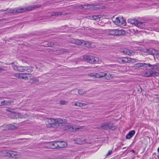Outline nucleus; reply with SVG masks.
Segmentation results:
<instances>
[{
  "mask_svg": "<svg viewBox=\"0 0 159 159\" xmlns=\"http://www.w3.org/2000/svg\"><path fill=\"white\" fill-rule=\"evenodd\" d=\"M133 60H135V59H133Z\"/></svg>",
  "mask_w": 159,
  "mask_h": 159,
  "instance_id": "nucleus-44",
  "label": "nucleus"
},
{
  "mask_svg": "<svg viewBox=\"0 0 159 159\" xmlns=\"http://www.w3.org/2000/svg\"><path fill=\"white\" fill-rule=\"evenodd\" d=\"M40 7V5H38L31 7H28L25 8L19 7L14 9H7V10H3V11H7V13H19L24 12L25 11L32 10L35 8L39 7ZM2 10L3 11V10Z\"/></svg>",
  "mask_w": 159,
  "mask_h": 159,
  "instance_id": "nucleus-1",
  "label": "nucleus"
},
{
  "mask_svg": "<svg viewBox=\"0 0 159 159\" xmlns=\"http://www.w3.org/2000/svg\"><path fill=\"white\" fill-rule=\"evenodd\" d=\"M152 65L150 64L139 63L135 64L134 66V67L136 68H139L141 67H144L147 68V67H150Z\"/></svg>",
  "mask_w": 159,
  "mask_h": 159,
  "instance_id": "nucleus-9",
  "label": "nucleus"
},
{
  "mask_svg": "<svg viewBox=\"0 0 159 159\" xmlns=\"http://www.w3.org/2000/svg\"><path fill=\"white\" fill-rule=\"evenodd\" d=\"M100 128L105 130H114L117 129V127L110 122H104L102 124Z\"/></svg>",
  "mask_w": 159,
  "mask_h": 159,
  "instance_id": "nucleus-5",
  "label": "nucleus"
},
{
  "mask_svg": "<svg viewBox=\"0 0 159 159\" xmlns=\"http://www.w3.org/2000/svg\"><path fill=\"white\" fill-rule=\"evenodd\" d=\"M113 22L116 25L125 26L126 22L123 17H118L113 20Z\"/></svg>",
  "mask_w": 159,
  "mask_h": 159,
  "instance_id": "nucleus-6",
  "label": "nucleus"
},
{
  "mask_svg": "<svg viewBox=\"0 0 159 159\" xmlns=\"http://www.w3.org/2000/svg\"><path fill=\"white\" fill-rule=\"evenodd\" d=\"M77 106L78 107H82V103L80 102H77Z\"/></svg>",
  "mask_w": 159,
  "mask_h": 159,
  "instance_id": "nucleus-35",
  "label": "nucleus"
},
{
  "mask_svg": "<svg viewBox=\"0 0 159 159\" xmlns=\"http://www.w3.org/2000/svg\"><path fill=\"white\" fill-rule=\"evenodd\" d=\"M65 14H66V13H64L63 14V15H65Z\"/></svg>",
  "mask_w": 159,
  "mask_h": 159,
  "instance_id": "nucleus-41",
  "label": "nucleus"
},
{
  "mask_svg": "<svg viewBox=\"0 0 159 159\" xmlns=\"http://www.w3.org/2000/svg\"><path fill=\"white\" fill-rule=\"evenodd\" d=\"M27 75H27L28 76V79H32L33 77L31 74H27Z\"/></svg>",
  "mask_w": 159,
  "mask_h": 159,
  "instance_id": "nucleus-34",
  "label": "nucleus"
},
{
  "mask_svg": "<svg viewBox=\"0 0 159 159\" xmlns=\"http://www.w3.org/2000/svg\"><path fill=\"white\" fill-rule=\"evenodd\" d=\"M129 61L128 58L127 57H124L119 59L118 61L120 64H124L128 62Z\"/></svg>",
  "mask_w": 159,
  "mask_h": 159,
  "instance_id": "nucleus-16",
  "label": "nucleus"
},
{
  "mask_svg": "<svg viewBox=\"0 0 159 159\" xmlns=\"http://www.w3.org/2000/svg\"><path fill=\"white\" fill-rule=\"evenodd\" d=\"M34 68L32 66H26L25 71L31 73L33 71Z\"/></svg>",
  "mask_w": 159,
  "mask_h": 159,
  "instance_id": "nucleus-25",
  "label": "nucleus"
},
{
  "mask_svg": "<svg viewBox=\"0 0 159 159\" xmlns=\"http://www.w3.org/2000/svg\"><path fill=\"white\" fill-rule=\"evenodd\" d=\"M138 20L135 19H129L128 20V23L131 25H134L136 26Z\"/></svg>",
  "mask_w": 159,
  "mask_h": 159,
  "instance_id": "nucleus-19",
  "label": "nucleus"
},
{
  "mask_svg": "<svg viewBox=\"0 0 159 159\" xmlns=\"http://www.w3.org/2000/svg\"><path fill=\"white\" fill-rule=\"evenodd\" d=\"M90 76L95 77V78H101L105 77L106 78L109 79L112 78V75L109 73H104L103 72H98L95 73H90L89 74Z\"/></svg>",
  "mask_w": 159,
  "mask_h": 159,
  "instance_id": "nucleus-3",
  "label": "nucleus"
},
{
  "mask_svg": "<svg viewBox=\"0 0 159 159\" xmlns=\"http://www.w3.org/2000/svg\"><path fill=\"white\" fill-rule=\"evenodd\" d=\"M151 67H152V69H154L155 70H158L159 67H158L156 65H152V66Z\"/></svg>",
  "mask_w": 159,
  "mask_h": 159,
  "instance_id": "nucleus-30",
  "label": "nucleus"
},
{
  "mask_svg": "<svg viewBox=\"0 0 159 159\" xmlns=\"http://www.w3.org/2000/svg\"><path fill=\"white\" fill-rule=\"evenodd\" d=\"M135 133V131L134 130L130 131L126 135V138L127 139H131L133 137Z\"/></svg>",
  "mask_w": 159,
  "mask_h": 159,
  "instance_id": "nucleus-18",
  "label": "nucleus"
},
{
  "mask_svg": "<svg viewBox=\"0 0 159 159\" xmlns=\"http://www.w3.org/2000/svg\"><path fill=\"white\" fill-rule=\"evenodd\" d=\"M62 14V13L61 12H52L51 14V16H57Z\"/></svg>",
  "mask_w": 159,
  "mask_h": 159,
  "instance_id": "nucleus-23",
  "label": "nucleus"
},
{
  "mask_svg": "<svg viewBox=\"0 0 159 159\" xmlns=\"http://www.w3.org/2000/svg\"><path fill=\"white\" fill-rule=\"evenodd\" d=\"M50 44H49V43L48 44V46L49 47V46H50Z\"/></svg>",
  "mask_w": 159,
  "mask_h": 159,
  "instance_id": "nucleus-40",
  "label": "nucleus"
},
{
  "mask_svg": "<svg viewBox=\"0 0 159 159\" xmlns=\"http://www.w3.org/2000/svg\"><path fill=\"white\" fill-rule=\"evenodd\" d=\"M112 151L111 150H109L108 151L106 155V157H107L109 156L112 153Z\"/></svg>",
  "mask_w": 159,
  "mask_h": 159,
  "instance_id": "nucleus-33",
  "label": "nucleus"
},
{
  "mask_svg": "<svg viewBox=\"0 0 159 159\" xmlns=\"http://www.w3.org/2000/svg\"><path fill=\"white\" fill-rule=\"evenodd\" d=\"M80 128L76 126H71L68 125H66L65 126V129H66L70 130L73 131H77Z\"/></svg>",
  "mask_w": 159,
  "mask_h": 159,
  "instance_id": "nucleus-11",
  "label": "nucleus"
},
{
  "mask_svg": "<svg viewBox=\"0 0 159 159\" xmlns=\"http://www.w3.org/2000/svg\"><path fill=\"white\" fill-rule=\"evenodd\" d=\"M74 106H77V102H75L74 104Z\"/></svg>",
  "mask_w": 159,
  "mask_h": 159,
  "instance_id": "nucleus-38",
  "label": "nucleus"
},
{
  "mask_svg": "<svg viewBox=\"0 0 159 159\" xmlns=\"http://www.w3.org/2000/svg\"><path fill=\"white\" fill-rule=\"evenodd\" d=\"M146 23L145 22H141L138 21L136 26L142 29H145L146 28Z\"/></svg>",
  "mask_w": 159,
  "mask_h": 159,
  "instance_id": "nucleus-13",
  "label": "nucleus"
},
{
  "mask_svg": "<svg viewBox=\"0 0 159 159\" xmlns=\"http://www.w3.org/2000/svg\"><path fill=\"white\" fill-rule=\"evenodd\" d=\"M75 142L77 144H82L84 142L80 138L75 139H74Z\"/></svg>",
  "mask_w": 159,
  "mask_h": 159,
  "instance_id": "nucleus-24",
  "label": "nucleus"
},
{
  "mask_svg": "<svg viewBox=\"0 0 159 159\" xmlns=\"http://www.w3.org/2000/svg\"><path fill=\"white\" fill-rule=\"evenodd\" d=\"M84 59L87 62L91 64H95L97 63L98 58L92 56H84Z\"/></svg>",
  "mask_w": 159,
  "mask_h": 159,
  "instance_id": "nucleus-7",
  "label": "nucleus"
},
{
  "mask_svg": "<svg viewBox=\"0 0 159 159\" xmlns=\"http://www.w3.org/2000/svg\"><path fill=\"white\" fill-rule=\"evenodd\" d=\"M25 68L26 66H15L14 69L15 70H18L20 72H24L25 71Z\"/></svg>",
  "mask_w": 159,
  "mask_h": 159,
  "instance_id": "nucleus-20",
  "label": "nucleus"
},
{
  "mask_svg": "<svg viewBox=\"0 0 159 159\" xmlns=\"http://www.w3.org/2000/svg\"><path fill=\"white\" fill-rule=\"evenodd\" d=\"M82 106H84L86 105V104L85 103H82Z\"/></svg>",
  "mask_w": 159,
  "mask_h": 159,
  "instance_id": "nucleus-39",
  "label": "nucleus"
},
{
  "mask_svg": "<svg viewBox=\"0 0 159 159\" xmlns=\"http://www.w3.org/2000/svg\"><path fill=\"white\" fill-rule=\"evenodd\" d=\"M101 18V16L100 15L94 16L92 17V19L93 20H97Z\"/></svg>",
  "mask_w": 159,
  "mask_h": 159,
  "instance_id": "nucleus-27",
  "label": "nucleus"
},
{
  "mask_svg": "<svg viewBox=\"0 0 159 159\" xmlns=\"http://www.w3.org/2000/svg\"><path fill=\"white\" fill-rule=\"evenodd\" d=\"M4 70V69L3 68L0 67V71H3Z\"/></svg>",
  "mask_w": 159,
  "mask_h": 159,
  "instance_id": "nucleus-36",
  "label": "nucleus"
},
{
  "mask_svg": "<svg viewBox=\"0 0 159 159\" xmlns=\"http://www.w3.org/2000/svg\"><path fill=\"white\" fill-rule=\"evenodd\" d=\"M78 93L80 94H83L85 93V92L82 89H80L78 91Z\"/></svg>",
  "mask_w": 159,
  "mask_h": 159,
  "instance_id": "nucleus-31",
  "label": "nucleus"
},
{
  "mask_svg": "<svg viewBox=\"0 0 159 159\" xmlns=\"http://www.w3.org/2000/svg\"><path fill=\"white\" fill-rule=\"evenodd\" d=\"M147 51H148V50H147Z\"/></svg>",
  "mask_w": 159,
  "mask_h": 159,
  "instance_id": "nucleus-43",
  "label": "nucleus"
},
{
  "mask_svg": "<svg viewBox=\"0 0 159 159\" xmlns=\"http://www.w3.org/2000/svg\"><path fill=\"white\" fill-rule=\"evenodd\" d=\"M123 52L125 55H127L130 56L133 55L134 53V51L132 50L127 49H125L123 51Z\"/></svg>",
  "mask_w": 159,
  "mask_h": 159,
  "instance_id": "nucleus-15",
  "label": "nucleus"
},
{
  "mask_svg": "<svg viewBox=\"0 0 159 159\" xmlns=\"http://www.w3.org/2000/svg\"><path fill=\"white\" fill-rule=\"evenodd\" d=\"M125 33L123 30H119L117 29H111L109 30V34L114 36L123 35Z\"/></svg>",
  "mask_w": 159,
  "mask_h": 159,
  "instance_id": "nucleus-8",
  "label": "nucleus"
},
{
  "mask_svg": "<svg viewBox=\"0 0 159 159\" xmlns=\"http://www.w3.org/2000/svg\"><path fill=\"white\" fill-rule=\"evenodd\" d=\"M90 45V44H89V45H88V47H89V45Z\"/></svg>",
  "mask_w": 159,
  "mask_h": 159,
  "instance_id": "nucleus-42",
  "label": "nucleus"
},
{
  "mask_svg": "<svg viewBox=\"0 0 159 159\" xmlns=\"http://www.w3.org/2000/svg\"><path fill=\"white\" fill-rule=\"evenodd\" d=\"M144 76L146 77H150L151 71L145 72L144 73Z\"/></svg>",
  "mask_w": 159,
  "mask_h": 159,
  "instance_id": "nucleus-28",
  "label": "nucleus"
},
{
  "mask_svg": "<svg viewBox=\"0 0 159 159\" xmlns=\"http://www.w3.org/2000/svg\"><path fill=\"white\" fill-rule=\"evenodd\" d=\"M85 45H86V43H85Z\"/></svg>",
  "mask_w": 159,
  "mask_h": 159,
  "instance_id": "nucleus-45",
  "label": "nucleus"
},
{
  "mask_svg": "<svg viewBox=\"0 0 159 159\" xmlns=\"http://www.w3.org/2000/svg\"><path fill=\"white\" fill-rule=\"evenodd\" d=\"M52 120L54 121V123L48 124L47 125V127H57L58 126H60V125H61L63 126V124H64L65 121V120H62L61 118L52 119Z\"/></svg>",
  "mask_w": 159,
  "mask_h": 159,
  "instance_id": "nucleus-4",
  "label": "nucleus"
},
{
  "mask_svg": "<svg viewBox=\"0 0 159 159\" xmlns=\"http://www.w3.org/2000/svg\"><path fill=\"white\" fill-rule=\"evenodd\" d=\"M13 102L14 101L12 100H4L0 102V106L8 105L9 104H12Z\"/></svg>",
  "mask_w": 159,
  "mask_h": 159,
  "instance_id": "nucleus-17",
  "label": "nucleus"
},
{
  "mask_svg": "<svg viewBox=\"0 0 159 159\" xmlns=\"http://www.w3.org/2000/svg\"><path fill=\"white\" fill-rule=\"evenodd\" d=\"M27 73H17L15 75V76L18 78L22 79H25L26 80L28 79Z\"/></svg>",
  "mask_w": 159,
  "mask_h": 159,
  "instance_id": "nucleus-10",
  "label": "nucleus"
},
{
  "mask_svg": "<svg viewBox=\"0 0 159 159\" xmlns=\"http://www.w3.org/2000/svg\"><path fill=\"white\" fill-rule=\"evenodd\" d=\"M6 111H10V112H11L10 109H7L6 110Z\"/></svg>",
  "mask_w": 159,
  "mask_h": 159,
  "instance_id": "nucleus-37",
  "label": "nucleus"
},
{
  "mask_svg": "<svg viewBox=\"0 0 159 159\" xmlns=\"http://www.w3.org/2000/svg\"><path fill=\"white\" fill-rule=\"evenodd\" d=\"M57 148H61L66 147L67 146L66 143L63 141H57Z\"/></svg>",
  "mask_w": 159,
  "mask_h": 159,
  "instance_id": "nucleus-12",
  "label": "nucleus"
},
{
  "mask_svg": "<svg viewBox=\"0 0 159 159\" xmlns=\"http://www.w3.org/2000/svg\"><path fill=\"white\" fill-rule=\"evenodd\" d=\"M70 42L73 43H75L77 45H80L82 44V41L79 39H73L71 40Z\"/></svg>",
  "mask_w": 159,
  "mask_h": 159,
  "instance_id": "nucleus-21",
  "label": "nucleus"
},
{
  "mask_svg": "<svg viewBox=\"0 0 159 159\" xmlns=\"http://www.w3.org/2000/svg\"><path fill=\"white\" fill-rule=\"evenodd\" d=\"M50 148L52 149L57 148V141H54L49 143Z\"/></svg>",
  "mask_w": 159,
  "mask_h": 159,
  "instance_id": "nucleus-14",
  "label": "nucleus"
},
{
  "mask_svg": "<svg viewBox=\"0 0 159 159\" xmlns=\"http://www.w3.org/2000/svg\"><path fill=\"white\" fill-rule=\"evenodd\" d=\"M16 127L13 125H9L8 126V128L9 129H15Z\"/></svg>",
  "mask_w": 159,
  "mask_h": 159,
  "instance_id": "nucleus-29",
  "label": "nucleus"
},
{
  "mask_svg": "<svg viewBox=\"0 0 159 159\" xmlns=\"http://www.w3.org/2000/svg\"><path fill=\"white\" fill-rule=\"evenodd\" d=\"M90 31L91 32L96 34H100L101 32L99 30H98L96 29L92 28L89 29Z\"/></svg>",
  "mask_w": 159,
  "mask_h": 159,
  "instance_id": "nucleus-22",
  "label": "nucleus"
},
{
  "mask_svg": "<svg viewBox=\"0 0 159 159\" xmlns=\"http://www.w3.org/2000/svg\"><path fill=\"white\" fill-rule=\"evenodd\" d=\"M159 75L158 73L156 71H151V77L158 76Z\"/></svg>",
  "mask_w": 159,
  "mask_h": 159,
  "instance_id": "nucleus-26",
  "label": "nucleus"
},
{
  "mask_svg": "<svg viewBox=\"0 0 159 159\" xmlns=\"http://www.w3.org/2000/svg\"><path fill=\"white\" fill-rule=\"evenodd\" d=\"M0 153L2 156L10 157L15 158L19 157L20 156L19 153L16 152L8 150H3L0 152Z\"/></svg>",
  "mask_w": 159,
  "mask_h": 159,
  "instance_id": "nucleus-2",
  "label": "nucleus"
},
{
  "mask_svg": "<svg viewBox=\"0 0 159 159\" xmlns=\"http://www.w3.org/2000/svg\"><path fill=\"white\" fill-rule=\"evenodd\" d=\"M68 103V102L65 100H61L60 102V104L61 105H65Z\"/></svg>",
  "mask_w": 159,
  "mask_h": 159,
  "instance_id": "nucleus-32",
  "label": "nucleus"
}]
</instances>
